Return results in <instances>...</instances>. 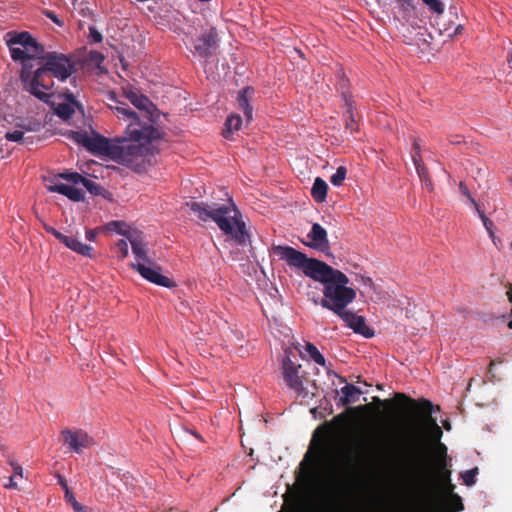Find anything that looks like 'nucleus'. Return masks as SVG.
I'll return each mask as SVG.
<instances>
[{
	"label": "nucleus",
	"instance_id": "nucleus-22",
	"mask_svg": "<svg viewBox=\"0 0 512 512\" xmlns=\"http://www.w3.org/2000/svg\"><path fill=\"white\" fill-rule=\"evenodd\" d=\"M66 247L75 251L76 253L92 258L93 257V247L87 244L80 242L77 239L67 237L66 236Z\"/></svg>",
	"mask_w": 512,
	"mask_h": 512
},
{
	"label": "nucleus",
	"instance_id": "nucleus-46",
	"mask_svg": "<svg viewBox=\"0 0 512 512\" xmlns=\"http://www.w3.org/2000/svg\"><path fill=\"white\" fill-rule=\"evenodd\" d=\"M108 99L117 103L118 105L117 106H121V103L120 101L117 100V96H116V93L113 92V91H110L107 95Z\"/></svg>",
	"mask_w": 512,
	"mask_h": 512
},
{
	"label": "nucleus",
	"instance_id": "nucleus-19",
	"mask_svg": "<svg viewBox=\"0 0 512 512\" xmlns=\"http://www.w3.org/2000/svg\"><path fill=\"white\" fill-rule=\"evenodd\" d=\"M42 183L46 190L51 193L64 195V173L53 174L48 172L41 176Z\"/></svg>",
	"mask_w": 512,
	"mask_h": 512
},
{
	"label": "nucleus",
	"instance_id": "nucleus-33",
	"mask_svg": "<svg viewBox=\"0 0 512 512\" xmlns=\"http://www.w3.org/2000/svg\"><path fill=\"white\" fill-rule=\"evenodd\" d=\"M431 13L441 15L444 12V4L441 0H422Z\"/></svg>",
	"mask_w": 512,
	"mask_h": 512
},
{
	"label": "nucleus",
	"instance_id": "nucleus-11",
	"mask_svg": "<svg viewBox=\"0 0 512 512\" xmlns=\"http://www.w3.org/2000/svg\"><path fill=\"white\" fill-rule=\"evenodd\" d=\"M132 268L136 270L144 279L151 283L166 288H172L175 286L173 280L160 273V266L156 265L153 261L152 264L133 263Z\"/></svg>",
	"mask_w": 512,
	"mask_h": 512
},
{
	"label": "nucleus",
	"instance_id": "nucleus-16",
	"mask_svg": "<svg viewBox=\"0 0 512 512\" xmlns=\"http://www.w3.org/2000/svg\"><path fill=\"white\" fill-rule=\"evenodd\" d=\"M346 324L347 327L351 328L355 333L361 334L366 338L374 336V331L366 325L365 318L363 316L356 315L346 308L341 312L336 313Z\"/></svg>",
	"mask_w": 512,
	"mask_h": 512
},
{
	"label": "nucleus",
	"instance_id": "nucleus-29",
	"mask_svg": "<svg viewBox=\"0 0 512 512\" xmlns=\"http://www.w3.org/2000/svg\"><path fill=\"white\" fill-rule=\"evenodd\" d=\"M73 11L72 15L74 16V13L77 12L79 15L83 17H87L90 15V9L87 6V3L85 0H71Z\"/></svg>",
	"mask_w": 512,
	"mask_h": 512
},
{
	"label": "nucleus",
	"instance_id": "nucleus-7",
	"mask_svg": "<svg viewBox=\"0 0 512 512\" xmlns=\"http://www.w3.org/2000/svg\"><path fill=\"white\" fill-rule=\"evenodd\" d=\"M14 62L33 65L44 54V46L27 31H9L4 36Z\"/></svg>",
	"mask_w": 512,
	"mask_h": 512
},
{
	"label": "nucleus",
	"instance_id": "nucleus-23",
	"mask_svg": "<svg viewBox=\"0 0 512 512\" xmlns=\"http://www.w3.org/2000/svg\"><path fill=\"white\" fill-rule=\"evenodd\" d=\"M327 190V183L322 178L317 177L313 183L311 195L316 202L322 203L326 200Z\"/></svg>",
	"mask_w": 512,
	"mask_h": 512
},
{
	"label": "nucleus",
	"instance_id": "nucleus-27",
	"mask_svg": "<svg viewBox=\"0 0 512 512\" xmlns=\"http://www.w3.org/2000/svg\"><path fill=\"white\" fill-rule=\"evenodd\" d=\"M305 350L315 363H317L320 366L326 365V360L324 356L319 352V350L314 344L306 343Z\"/></svg>",
	"mask_w": 512,
	"mask_h": 512
},
{
	"label": "nucleus",
	"instance_id": "nucleus-41",
	"mask_svg": "<svg viewBox=\"0 0 512 512\" xmlns=\"http://www.w3.org/2000/svg\"><path fill=\"white\" fill-rule=\"evenodd\" d=\"M90 29V38L94 43H99L102 41V35L98 32L94 27H89Z\"/></svg>",
	"mask_w": 512,
	"mask_h": 512
},
{
	"label": "nucleus",
	"instance_id": "nucleus-35",
	"mask_svg": "<svg viewBox=\"0 0 512 512\" xmlns=\"http://www.w3.org/2000/svg\"><path fill=\"white\" fill-rule=\"evenodd\" d=\"M478 474V468H473L470 470H466L464 473L461 474V477L463 479V482L467 486H472L476 482V476Z\"/></svg>",
	"mask_w": 512,
	"mask_h": 512
},
{
	"label": "nucleus",
	"instance_id": "nucleus-9",
	"mask_svg": "<svg viewBox=\"0 0 512 512\" xmlns=\"http://www.w3.org/2000/svg\"><path fill=\"white\" fill-rule=\"evenodd\" d=\"M95 441L86 431L80 428L66 429V448L73 453L82 454L92 448Z\"/></svg>",
	"mask_w": 512,
	"mask_h": 512
},
{
	"label": "nucleus",
	"instance_id": "nucleus-52",
	"mask_svg": "<svg viewBox=\"0 0 512 512\" xmlns=\"http://www.w3.org/2000/svg\"><path fill=\"white\" fill-rule=\"evenodd\" d=\"M56 474H57V478H58V483L64 488V478H63V476L59 473V471H57Z\"/></svg>",
	"mask_w": 512,
	"mask_h": 512
},
{
	"label": "nucleus",
	"instance_id": "nucleus-5",
	"mask_svg": "<svg viewBox=\"0 0 512 512\" xmlns=\"http://www.w3.org/2000/svg\"><path fill=\"white\" fill-rule=\"evenodd\" d=\"M186 205L201 221H214L219 229L229 235L237 245L251 244L250 234L246 229L241 213L233 202L228 204L206 203L198 201L187 202Z\"/></svg>",
	"mask_w": 512,
	"mask_h": 512
},
{
	"label": "nucleus",
	"instance_id": "nucleus-4",
	"mask_svg": "<svg viewBox=\"0 0 512 512\" xmlns=\"http://www.w3.org/2000/svg\"><path fill=\"white\" fill-rule=\"evenodd\" d=\"M123 94L139 110V113L133 111L126 103H121V106H110L119 119L128 122L125 134L131 140L145 145L161 139L164 132L156 126L158 113L151 100L130 87L123 88Z\"/></svg>",
	"mask_w": 512,
	"mask_h": 512
},
{
	"label": "nucleus",
	"instance_id": "nucleus-2",
	"mask_svg": "<svg viewBox=\"0 0 512 512\" xmlns=\"http://www.w3.org/2000/svg\"><path fill=\"white\" fill-rule=\"evenodd\" d=\"M66 125L75 129H66V137L84 147L95 156L106 157L124 165L137 173H143L153 164L158 151L154 147L131 140L128 135L107 138L95 132L91 118L84 113L83 105L76 96L66 90Z\"/></svg>",
	"mask_w": 512,
	"mask_h": 512
},
{
	"label": "nucleus",
	"instance_id": "nucleus-13",
	"mask_svg": "<svg viewBox=\"0 0 512 512\" xmlns=\"http://www.w3.org/2000/svg\"><path fill=\"white\" fill-rule=\"evenodd\" d=\"M36 62L37 68L53 74L60 81H64V54L44 52L43 56L38 58Z\"/></svg>",
	"mask_w": 512,
	"mask_h": 512
},
{
	"label": "nucleus",
	"instance_id": "nucleus-59",
	"mask_svg": "<svg viewBox=\"0 0 512 512\" xmlns=\"http://www.w3.org/2000/svg\"><path fill=\"white\" fill-rule=\"evenodd\" d=\"M454 141H456V143H460V140H457V138H454Z\"/></svg>",
	"mask_w": 512,
	"mask_h": 512
},
{
	"label": "nucleus",
	"instance_id": "nucleus-48",
	"mask_svg": "<svg viewBox=\"0 0 512 512\" xmlns=\"http://www.w3.org/2000/svg\"><path fill=\"white\" fill-rule=\"evenodd\" d=\"M11 465L14 469V472L16 475H19V476H22V473H23V469L20 465L18 464H14L13 462H11Z\"/></svg>",
	"mask_w": 512,
	"mask_h": 512
},
{
	"label": "nucleus",
	"instance_id": "nucleus-38",
	"mask_svg": "<svg viewBox=\"0 0 512 512\" xmlns=\"http://www.w3.org/2000/svg\"><path fill=\"white\" fill-rule=\"evenodd\" d=\"M117 253L120 258H125L128 255V243L121 239L116 244Z\"/></svg>",
	"mask_w": 512,
	"mask_h": 512
},
{
	"label": "nucleus",
	"instance_id": "nucleus-44",
	"mask_svg": "<svg viewBox=\"0 0 512 512\" xmlns=\"http://www.w3.org/2000/svg\"><path fill=\"white\" fill-rule=\"evenodd\" d=\"M413 148H414V153L412 154V157L416 156V158L418 160H422L421 155H420V145L416 140H414V142H413Z\"/></svg>",
	"mask_w": 512,
	"mask_h": 512
},
{
	"label": "nucleus",
	"instance_id": "nucleus-36",
	"mask_svg": "<svg viewBox=\"0 0 512 512\" xmlns=\"http://www.w3.org/2000/svg\"><path fill=\"white\" fill-rule=\"evenodd\" d=\"M397 6L404 12L410 13L414 10L413 0H394Z\"/></svg>",
	"mask_w": 512,
	"mask_h": 512
},
{
	"label": "nucleus",
	"instance_id": "nucleus-20",
	"mask_svg": "<svg viewBox=\"0 0 512 512\" xmlns=\"http://www.w3.org/2000/svg\"><path fill=\"white\" fill-rule=\"evenodd\" d=\"M343 100L345 102V125L346 129L350 130L351 133L357 131L358 126L354 116V100L348 93H342Z\"/></svg>",
	"mask_w": 512,
	"mask_h": 512
},
{
	"label": "nucleus",
	"instance_id": "nucleus-25",
	"mask_svg": "<svg viewBox=\"0 0 512 512\" xmlns=\"http://www.w3.org/2000/svg\"><path fill=\"white\" fill-rule=\"evenodd\" d=\"M341 393L343 394V396L340 398V402L342 405L347 406L350 403L354 402L355 400L353 399V397L355 395L361 394L362 391L352 384H346L344 387L341 388Z\"/></svg>",
	"mask_w": 512,
	"mask_h": 512
},
{
	"label": "nucleus",
	"instance_id": "nucleus-37",
	"mask_svg": "<svg viewBox=\"0 0 512 512\" xmlns=\"http://www.w3.org/2000/svg\"><path fill=\"white\" fill-rule=\"evenodd\" d=\"M413 162H414L416 171L422 181L425 176H428L427 170H426L425 166L423 165L422 160H418L416 158V156H413Z\"/></svg>",
	"mask_w": 512,
	"mask_h": 512
},
{
	"label": "nucleus",
	"instance_id": "nucleus-56",
	"mask_svg": "<svg viewBox=\"0 0 512 512\" xmlns=\"http://www.w3.org/2000/svg\"><path fill=\"white\" fill-rule=\"evenodd\" d=\"M313 303H314L315 305H318V304H320V301H318L316 298H314V299H313Z\"/></svg>",
	"mask_w": 512,
	"mask_h": 512
},
{
	"label": "nucleus",
	"instance_id": "nucleus-34",
	"mask_svg": "<svg viewBox=\"0 0 512 512\" xmlns=\"http://www.w3.org/2000/svg\"><path fill=\"white\" fill-rule=\"evenodd\" d=\"M24 131L23 130H20L18 128H15L14 131H11V132H7L5 134V138L8 140V141H12V142H20V143H25L26 142V139L24 137Z\"/></svg>",
	"mask_w": 512,
	"mask_h": 512
},
{
	"label": "nucleus",
	"instance_id": "nucleus-47",
	"mask_svg": "<svg viewBox=\"0 0 512 512\" xmlns=\"http://www.w3.org/2000/svg\"><path fill=\"white\" fill-rule=\"evenodd\" d=\"M362 282L365 286H368L370 289H374V283L371 278L363 277Z\"/></svg>",
	"mask_w": 512,
	"mask_h": 512
},
{
	"label": "nucleus",
	"instance_id": "nucleus-31",
	"mask_svg": "<svg viewBox=\"0 0 512 512\" xmlns=\"http://www.w3.org/2000/svg\"><path fill=\"white\" fill-rule=\"evenodd\" d=\"M347 169L344 166H340L337 168L336 172L330 177V182L334 186H341L343 181L346 178Z\"/></svg>",
	"mask_w": 512,
	"mask_h": 512
},
{
	"label": "nucleus",
	"instance_id": "nucleus-39",
	"mask_svg": "<svg viewBox=\"0 0 512 512\" xmlns=\"http://www.w3.org/2000/svg\"><path fill=\"white\" fill-rule=\"evenodd\" d=\"M459 189H460V191L462 192V194H463L464 196H466V197H467V199H468V200L473 204V206L476 208V205H478V204H477V202L475 201V199L472 197V195L470 194V191H469L468 187H467L463 182H460V184H459Z\"/></svg>",
	"mask_w": 512,
	"mask_h": 512
},
{
	"label": "nucleus",
	"instance_id": "nucleus-28",
	"mask_svg": "<svg viewBox=\"0 0 512 512\" xmlns=\"http://www.w3.org/2000/svg\"><path fill=\"white\" fill-rule=\"evenodd\" d=\"M66 503L70 504L74 512H89V508L78 502L68 487L66 486Z\"/></svg>",
	"mask_w": 512,
	"mask_h": 512
},
{
	"label": "nucleus",
	"instance_id": "nucleus-21",
	"mask_svg": "<svg viewBox=\"0 0 512 512\" xmlns=\"http://www.w3.org/2000/svg\"><path fill=\"white\" fill-rule=\"evenodd\" d=\"M14 126H15V128L23 130L24 134H25L28 132H39L42 129L43 124L40 119H38L35 116H31V117L17 118Z\"/></svg>",
	"mask_w": 512,
	"mask_h": 512
},
{
	"label": "nucleus",
	"instance_id": "nucleus-43",
	"mask_svg": "<svg viewBox=\"0 0 512 512\" xmlns=\"http://www.w3.org/2000/svg\"><path fill=\"white\" fill-rule=\"evenodd\" d=\"M422 182V186L429 192L433 191L434 187H433V183L430 179L429 176H425L423 178V180L421 181Z\"/></svg>",
	"mask_w": 512,
	"mask_h": 512
},
{
	"label": "nucleus",
	"instance_id": "nucleus-26",
	"mask_svg": "<svg viewBox=\"0 0 512 512\" xmlns=\"http://www.w3.org/2000/svg\"><path fill=\"white\" fill-rule=\"evenodd\" d=\"M130 243L132 252L138 259L142 261L141 263L152 264V260L147 256L145 247L139 239H130Z\"/></svg>",
	"mask_w": 512,
	"mask_h": 512
},
{
	"label": "nucleus",
	"instance_id": "nucleus-3",
	"mask_svg": "<svg viewBox=\"0 0 512 512\" xmlns=\"http://www.w3.org/2000/svg\"><path fill=\"white\" fill-rule=\"evenodd\" d=\"M272 250L290 267L302 270L307 277L323 284V298L320 300L323 308L336 314L355 300L356 291L347 286L349 278L340 270L318 259L308 258L290 246L277 245Z\"/></svg>",
	"mask_w": 512,
	"mask_h": 512
},
{
	"label": "nucleus",
	"instance_id": "nucleus-8",
	"mask_svg": "<svg viewBox=\"0 0 512 512\" xmlns=\"http://www.w3.org/2000/svg\"><path fill=\"white\" fill-rule=\"evenodd\" d=\"M66 198L72 201H81L84 199L85 188L93 195H98L101 187L94 181L82 176L77 172H70L66 170Z\"/></svg>",
	"mask_w": 512,
	"mask_h": 512
},
{
	"label": "nucleus",
	"instance_id": "nucleus-40",
	"mask_svg": "<svg viewBox=\"0 0 512 512\" xmlns=\"http://www.w3.org/2000/svg\"><path fill=\"white\" fill-rule=\"evenodd\" d=\"M43 14L51 19L55 24H57L58 26H62L63 25V22L62 20L58 17V15L54 12V11H51V10H44L43 11Z\"/></svg>",
	"mask_w": 512,
	"mask_h": 512
},
{
	"label": "nucleus",
	"instance_id": "nucleus-1",
	"mask_svg": "<svg viewBox=\"0 0 512 512\" xmlns=\"http://www.w3.org/2000/svg\"><path fill=\"white\" fill-rule=\"evenodd\" d=\"M395 399L407 404L415 415L412 421L413 435L399 452L377 447L373 456L381 461H391L406 475L416 480L418 493L416 512H460L464 510L462 498L453 493L449 485V496L440 497L437 481H450L451 472L447 469V447L440 442L442 430L432 417L433 404L421 398L412 399L404 393H396Z\"/></svg>",
	"mask_w": 512,
	"mask_h": 512
},
{
	"label": "nucleus",
	"instance_id": "nucleus-60",
	"mask_svg": "<svg viewBox=\"0 0 512 512\" xmlns=\"http://www.w3.org/2000/svg\"><path fill=\"white\" fill-rule=\"evenodd\" d=\"M510 248L512 249V243L510 244Z\"/></svg>",
	"mask_w": 512,
	"mask_h": 512
},
{
	"label": "nucleus",
	"instance_id": "nucleus-17",
	"mask_svg": "<svg viewBox=\"0 0 512 512\" xmlns=\"http://www.w3.org/2000/svg\"><path fill=\"white\" fill-rule=\"evenodd\" d=\"M307 236L311 240L306 243L307 246L323 253H327L329 251L330 244L327 237V231L320 224L314 223Z\"/></svg>",
	"mask_w": 512,
	"mask_h": 512
},
{
	"label": "nucleus",
	"instance_id": "nucleus-18",
	"mask_svg": "<svg viewBox=\"0 0 512 512\" xmlns=\"http://www.w3.org/2000/svg\"><path fill=\"white\" fill-rule=\"evenodd\" d=\"M254 94V89L246 87L239 91L237 96V103L239 109L245 116L246 123H250L253 120V108L250 105V99Z\"/></svg>",
	"mask_w": 512,
	"mask_h": 512
},
{
	"label": "nucleus",
	"instance_id": "nucleus-24",
	"mask_svg": "<svg viewBox=\"0 0 512 512\" xmlns=\"http://www.w3.org/2000/svg\"><path fill=\"white\" fill-rule=\"evenodd\" d=\"M241 125H242V118L240 117V115L235 114V113L229 115L225 122V129L223 131V136L226 139H229L230 135L234 131H238L241 128Z\"/></svg>",
	"mask_w": 512,
	"mask_h": 512
},
{
	"label": "nucleus",
	"instance_id": "nucleus-53",
	"mask_svg": "<svg viewBox=\"0 0 512 512\" xmlns=\"http://www.w3.org/2000/svg\"><path fill=\"white\" fill-rule=\"evenodd\" d=\"M507 61H508V65H509V67L512 69V52L510 53V55H509V57H508Z\"/></svg>",
	"mask_w": 512,
	"mask_h": 512
},
{
	"label": "nucleus",
	"instance_id": "nucleus-50",
	"mask_svg": "<svg viewBox=\"0 0 512 512\" xmlns=\"http://www.w3.org/2000/svg\"><path fill=\"white\" fill-rule=\"evenodd\" d=\"M5 487H7V488H17V484L14 481V477L13 476L9 477V483L6 484Z\"/></svg>",
	"mask_w": 512,
	"mask_h": 512
},
{
	"label": "nucleus",
	"instance_id": "nucleus-10",
	"mask_svg": "<svg viewBox=\"0 0 512 512\" xmlns=\"http://www.w3.org/2000/svg\"><path fill=\"white\" fill-rule=\"evenodd\" d=\"M194 53L201 58L208 59L218 48V33L216 28L210 27L193 42Z\"/></svg>",
	"mask_w": 512,
	"mask_h": 512
},
{
	"label": "nucleus",
	"instance_id": "nucleus-30",
	"mask_svg": "<svg viewBox=\"0 0 512 512\" xmlns=\"http://www.w3.org/2000/svg\"><path fill=\"white\" fill-rule=\"evenodd\" d=\"M476 211L478 212L479 217L481 218L483 225L485 226L486 230L488 231L493 242L496 244L495 236H494V232H493V227H494L493 222L488 217H486L484 211L481 210L479 205H476Z\"/></svg>",
	"mask_w": 512,
	"mask_h": 512
},
{
	"label": "nucleus",
	"instance_id": "nucleus-6",
	"mask_svg": "<svg viewBox=\"0 0 512 512\" xmlns=\"http://www.w3.org/2000/svg\"><path fill=\"white\" fill-rule=\"evenodd\" d=\"M53 77V74L35 68V64L21 67L20 79L24 89L49 104L54 114L64 120V94L50 92L54 85Z\"/></svg>",
	"mask_w": 512,
	"mask_h": 512
},
{
	"label": "nucleus",
	"instance_id": "nucleus-42",
	"mask_svg": "<svg viewBox=\"0 0 512 512\" xmlns=\"http://www.w3.org/2000/svg\"><path fill=\"white\" fill-rule=\"evenodd\" d=\"M373 400L378 404V405H381V406H385L387 408H393L394 407V403L392 400H389V399H386V400H381L380 398L378 397H374Z\"/></svg>",
	"mask_w": 512,
	"mask_h": 512
},
{
	"label": "nucleus",
	"instance_id": "nucleus-14",
	"mask_svg": "<svg viewBox=\"0 0 512 512\" xmlns=\"http://www.w3.org/2000/svg\"><path fill=\"white\" fill-rule=\"evenodd\" d=\"M300 364L294 363L289 357H285L282 362V375L287 386L299 395L303 393L304 386L302 377L299 375Z\"/></svg>",
	"mask_w": 512,
	"mask_h": 512
},
{
	"label": "nucleus",
	"instance_id": "nucleus-12",
	"mask_svg": "<svg viewBox=\"0 0 512 512\" xmlns=\"http://www.w3.org/2000/svg\"><path fill=\"white\" fill-rule=\"evenodd\" d=\"M104 61V56L98 51L83 52L66 56V79L71 74L78 72L85 67L87 62L94 63L97 66Z\"/></svg>",
	"mask_w": 512,
	"mask_h": 512
},
{
	"label": "nucleus",
	"instance_id": "nucleus-55",
	"mask_svg": "<svg viewBox=\"0 0 512 512\" xmlns=\"http://www.w3.org/2000/svg\"><path fill=\"white\" fill-rule=\"evenodd\" d=\"M507 326H508L509 329H512V320L508 321Z\"/></svg>",
	"mask_w": 512,
	"mask_h": 512
},
{
	"label": "nucleus",
	"instance_id": "nucleus-51",
	"mask_svg": "<svg viewBox=\"0 0 512 512\" xmlns=\"http://www.w3.org/2000/svg\"><path fill=\"white\" fill-rule=\"evenodd\" d=\"M120 225H121V223H120V222H118V221H112V222H110V223L108 224V227H109V229H114V228H117V227H118V226H120Z\"/></svg>",
	"mask_w": 512,
	"mask_h": 512
},
{
	"label": "nucleus",
	"instance_id": "nucleus-54",
	"mask_svg": "<svg viewBox=\"0 0 512 512\" xmlns=\"http://www.w3.org/2000/svg\"><path fill=\"white\" fill-rule=\"evenodd\" d=\"M363 408H366V409H372V408H373V405H372V404H367V405L363 406Z\"/></svg>",
	"mask_w": 512,
	"mask_h": 512
},
{
	"label": "nucleus",
	"instance_id": "nucleus-58",
	"mask_svg": "<svg viewBox=\"0 0 512 512\" xmlns=\"http://www.w3.org/2000/svg\"><path fill=\"white\" fill-rule=\"evenodd\" d=\"M454 141H456V143H460V140H457V138H454Z\"/></svg>",
	"mask_w": 512,
	"mask_h": 512
},
{
	"label": "nucleus",
	"instance_id": "nucleus-49",
	"mask_svg": "<svg viewBox=\"0 0 512 512\" xmlns=\"http://www.w3.org/2000/svg\"><path fill=\"white\" fill-rule=\"evenodd\" d=\"M463 30V26L461 24H458L456 25V27L454 28V31L452 33H449L448 35L449 36H453V35H458V34H461Z\"/></svg>",
	"mask_w": 512,
	"mask_h": 512
},
{
	"label": "nucleus",
	"instance_id": "nucleus-45",
	"mask_svg": "<svg viewBox=\"0 0 512 512\" xmlns=\"http://www.w3.org/2000/svg\"><path fill=\"white\" fill-rule=\"evenodd\" d=\"M96 236H97V230L96 229L88 230L86 232V239L91 241V242H94L96 240Z\"/></svg>",
	"mask_w": 512,
	"mask_h": 512
},
{
	"label": "nucleus",
	"instance_id": "nucleus-15",
	"mask_svg": "<svg viewBox=\"0 0 512 512\" xmlns=\"http://www.w3.org/2000/svg\"><path fill=\"white\" fill-rule=\"evenodd\" d=\"M346 324L347 327L351 328L355 333L361 334L366 338L374 336V331L366 325L365 318L363 316L356 315L346 308L341 312L336 313Z\"/></svg>",
	"mask_w": 512,
	"mask_h": 512
},
{
	"label": "nucleus",
	"instance_id": "nucleus-57",
	"mask_svg": "<svg viewBox=\"0 0 512 512\" xmlns=\"http://www.w3.org/2000/svg\"><path fill=\"white\" fill-rule=\"evenodd\" d=\"M193 435H194L196 438L201 439V436H200L199 434H197V433H193Z\"/></svg>",
	"mask_w": 512,
	"mask_h": 512
},
{
	"label": "nucleus",
	"instance_id": "nucleus-32",
	"mask_svg": "<svg viewBox=\"0 0 512 512\" xmlns=\"http://www.w3.org/2000/svg\"><path fill=\"white\" fill-rule=\"evenodd\" d=\"M40 221H41L43 229L47 233L53 235L60 242H64V234L59 229H57L54 225H52L51 223H48L47 221H44L42 219H40Z\"/></svg>",
	"mask_w": 512,
	"mask_h": 512
}]
</instances>
